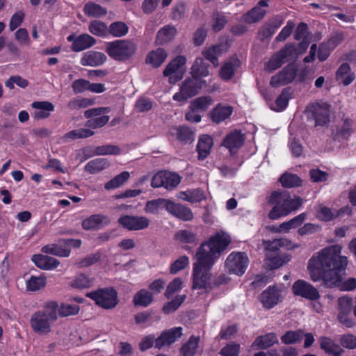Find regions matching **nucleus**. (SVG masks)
I'll list each match as a JSON object with an SVG mask.
<instances>
[{
    "label": "nucleus",
    "instance_id": "f257e3e1",
    "mask_svg": "<svg viewBox=\"0 0 356 356\" xmlns=\"http://www.w3.org/2000/svg\"><path fill=\"white\" fill-rule=\"evenodd\" d=\"M342 246L339 244L323 248L309 259L307 270L312 280H321L328 287L339 286L342 291L356 288V279L349 278L342 282L348 265V259L341 254Z\"/></svg>",
    "mask_w": 356,
    "mask_h": 356
},
{
    "label": "nucleus",
    "instance_id": "f03ea898",
    "mask_svg": "<svg viewBox=\"0 0 356 356\" xmlns=\"http://www.w3.org/2000/svg\"><path fill=\"white\" fill-rule=\"evenodd\" d=\"M222 251V232H217L200 244L193 264V290L204 289L207 291L221 284V275L215 281H211V270Z\"/></svg>",
    "mask_w": 356,
    "mask_h": 356
},
{
    "label": "nucleus",
    "instance_id": "7ed1b4c3",
    "mask_svg": "<svg viewBox=\"0 0 356 356\" xmlns=\"http://www.w3.org/2000/svg\"><path fill=\"white\" fill-rule=\"evenodd\" d=\"M268 203L273 206L268 217L276 220L298 209L302 204V200L299 197L291 198L286 191H274L268 197Z\"/></svg>",
    "mask_w": 356,
    "mask_h": 356
},
{
    "label": "nucleus",
    "instance_id": "20e7f679",
    "mask_svg": "<svg viewBox=\"0 0 356 356\" xmlns=\"http://www.w3.org/2000/svg\"><path fill=\"white\" fill-rule=\"evenodd\" d=\"M56 302H47L43 309L34 312L30 318V325L33 331L40 336L49 334L52 331L54 323L57 320Z\"/></svg>",
    "mask_w": 356,
    "mask_h": 356
},
{
    "label": "nucleus",
    "instance_id": "39448f33",
    "mask_svg": "<svg viewBox=\"0 0 356 356\" xmlns=\"http://www.w3.org/2000/svg\"><path fill=\"white\" fill-rule=\"evenodd\" d=\"M265 246L264 252L266 264L270 269H277L290 261V257L285 253H282L280 247H288L289 241L286 238L263 240Z\"/></svg>",
    "mask_w": 356,
    "mask_h": 356
},
{
    "label": "nucleus",
    "instance_id": "423d86ee",
    "mask_svg": "<svg viewBox=\"0 0 356 356\" xmlns=\"http://www.w3.org/2000/svg\"><path fill=\"white\" fill-rule=\"evenodd\" d=\"M137 49L136 44L129 40H117L107 42L106 52L113 59L126 61L130 59Z\"/></svg>",
    "mask_w": 356,
    "mask_h": 356
},
{
    "label": "nucleus",
    "instance_id": "0eeeda50",
    "mask_svg": "<svg viewBox=\"0 0 356 356\" xmlns=\"http://www.w3.org/2000/svg\"><path fill=\"white\" fill-rule=\"evenodd\" d=\"M205 84L206 81L202 79L191 75L181 83L179 91L172 98L175 101L185 102L198 95Z\"/></svg>",
    "mask_w": 356,
    "mask_h": 356
},
{
    "label": "nucleus",
    "instance_id": "6e6552de",
    "mask_svg": "<svg viewBox=\"0 0 356 356\" xmlns=\"http://www.w3.org/2000/svg\"><path fill=\"white\" fill-rule=\"evenodd\" d=\"M330 106L325 102H316L309 104L305 109L308 120L314 122L316 127H323L330 122Z\"/></svg>",
    "mask_w": 356,
    "mask_h": 356
},
{
    "label": "nucleus",
    "instance_id": "1a4fd4ad",
    "mask_svg": "<svg viewBox=\"0 0 356 356\" xmlns=\"http://www.w3.org/2000/svg\"><path fill=\"white\" fill-rule=\"evenodd\" d=\"M97 305L104 309L114 308L118 302V293L113 288L100 289L87 293Z\"/></svg>",
    "mask_w": 356,
    "mask_h": 356
},
{
    "label": "nucleus",
    "instance_id": "9d476101",
    "mask_svg": "<svg viewBox=\"0 0 356 356\" xmlns=\"http://www.w3.org/2000/svg\"><path fill=\"white\" fill-rule=\"evenodd\" d=\"M249 264V259L245 252H233L225 261L226 268L230 273L238 276L243 275Z\"/></svg>",
    "mask_w": 356,
    "mask_h": 356
},
{
    "label": "nucleus",
    "instance_id": "9b49d317",
    "mask_svg": "<svg viewBox=\"0 0 356 356\" xmlns=\"http://www.w3.org/2000/svg\"><path fill=\"white\" fill-rule=\"evenodd\" d=\"M180 181L181 177L178 174L162 170L153 176L151 186L153 188L163 187L167 190H172L179 184Z\"/></svg>",
    "mask_w": 356,
    "mask_h": 356
},
{
    "label": "nucleus",
    "instance_id": "f8f14e48",
    "mask_svg": "<svg viewBox=\"0 0 356 356\" xmlns=\"http://www.w3.org/2000/svg\"><path fill=\"white\" fill-rule=\"evenodd\" d=\"M186 63V58L184 56H177L175 58L171 60L165 67L163 70V76L169 78V83L175 84L178 81L181 80L183 76V72L181 67L184 66Z\"/></svg>",
    "mask_w": 356,
    "mask_h": 356
},
{
    "label": "nucleus",
    "instance_id": "ddd939ff",
    "mask_svg": "<svg viewBox=\"0 0 356 356\" xmlns=\"http://www.w3.org/2000/svg\"><path fill=\"white\" fill-rule=\"evenodd\" d=\"M293 293L296 296H300L305 299L314 301L320 298L317 289L303 280H298L292 285Z\"/></svg>",
    "mask_w": 356,
    "mask_h": 356
},
{
    "label": "nucleus",
    "instance_id": "4468645a",
    "mask_svg": "<svg viewBox=\"0 0 356 356\" xmlns=\"http://www.w3.org/2000/svg\"><path fill=\"white\" fill-rule=\"evenodd\" d=\"M293 51L294 49L291 46H286L282 49L266 63V70L272 72L280 67L283 63L288 60V58L293 55Z\"/></svg>",
    "mask_w": 356,
    "mask_h": 356
},
{
    "label": "nucleus",
    "instance_id": "2eb2a0df",
    "mask_svg": "<svg viewBox=\"0 0 356 356\" xmlns=\"http://www.w3.org/2000/svg\"><path fill=\"white\" fill-rule=\"evenodd\" d=\"M352 210L348 207H344L339 210L330 209L326 207H321L318 211V217L321 220L331 221L334 220H341L345 216H349Z\"/></svg>",
    "mask_w": 356,
    "mask_h": 356
},
{
    "label": "nucleus",
    "instance_id": "dca6fc26",
    "mask_svg": "<svg viewBox=\"0 0 356 356\" xmlns=\"http://www.w3.org/2000/svg\"><path fill=\"white\" fill-rule=\"evenodd\" d=\"M182 334V327H176L163 331L155 339V348L161 349L164 346H169L179 338Z\"/></svg>",
    "mask_w": 356,
    "mask_h": 356
},
{
    "label": "nucleus",
    "instance_id": "f3484780",
    "mask_svg": "<svg viewBox=\"0 0 356 356\" xmlns=\"http://www.w3.org/2000/svg\"><path fill=\"white\" fill-rule=\"evenodd\" d=\"M296 75L295 67L293 65H289L281 72L271 78L270 85L273 87L286 85L294 79Z\"/></svg>",
    "mask_w": 356,
    "mask_h": 356
},
{
    "label": "nucleus",
    "instance_id": "a211bd4d",
    "mask_svg": "<svg viewBox=\"0 0 356 356\" xmlns=\"http://www.w3.org/2000/svg\"><path fill=\"white\" fill-rule=\"evenodd\" d=\"M244 140L245 136L241 131H232L224 138V147L229 149L231 154H235L242 147Z\"/></svg>",
    "mask_w": 356,
    "mask_h": 356
},
{
    "label": "nucleus",
    "instance_id": "6ab92c4d",
    "mask_svg": "<svg viewBox=\"0 0 356 356\" xmlns=\"http://www.w3.org/2000/svg\"><path fill=\"white\" fill-rule=\"evenodd\" d=\"M280 292L275 286H270L260 296V301L266 309L274 307L280 302Z\"/></svg>",
    "mask_w": 356,
    "mask_h": 356
},
{
    "label": "nucleus",
    "instance_id": "aec40b11",
    "mask_svg": "<svg viewBox=\"0 0 356 356\" xmlns=\"http://www.w3.org/2000/svg\"><path fill=\"white\" fill-rule=\"evenodd\" d=\"M106 59L104 53L91 50L83 54L80 63L83 66L97 67L103 65Z\"/></svg>",
    "mask_w": 356,
    "mask_h": 356
},
{
    "label": "nucleus",
    "instance_id": "412c9836",
    "mask_svg": "<svg viewBox=\"0 0 356 356\" xmlns=\"http://www.w3.org/2000/svg\"><path fill=\"white\" fill-rule=\"evenodd\" d=\"M168 211L178 219L184 221L191 220L193 217L191 209L183 204H176L170 200L168 207Z\"/></svg>",
    "mask_w": 356,
    "mask_h": 356
},
{
    "label": "nucleus",
    "instance_id": "4be33fe9",
    "mask_svg": "<svg viewBox=\"0 0 356 356\" xmlns=\"http://www.w3.org/2000/svg\"><path fill=\"white\" fill-rule=\"evenodd\" d=\"M31 106L35 109L33 116L37 120L47 118L54 110V104L47 101L33 102Z\"/></svg>",
    "mask_w": 356,
    "mask_h": 356
},
{
    "label": "nucleus",
    "instance_id": "5701e85b",
    "mask_svg": "<svg viewBox=\"0 0 356 356\" xmlns=\"http://www.w3.org/2000/svg\"><path fill=\"white\" fill-rule=\"evenodd\" d=\"M42 252L45 254H53L60 257H68L71 250L65 247L62 239L58 241V243H51L44 245L42 248Z\"/></svg>",
    "mask_w": 356,
    "mask_h": 356
},
{
    "label": "nucleus",
    "instance_id": "b1692460",
    "mask_svg": "<svg viewBox=\"0 0 356 356\" xmlns=\"http://www.w3.org/2000/svg\"><path fill=\"white\" fill-rule=\"evenodd\" d=\"M96 43V40L87 33L81 34L76 38L72 44L71 49L74 52H79L88 49Z\"/></svg>",
    "mask_w": 356,
    "mask_h": 356
},
{
    "label": "nucleus",
    "instance_id": "393cba45",
    "mask_svg": "<svg viewBox=\"0 0 356 356\" xmlns=\"http://www.w3.org/2000/svg\"><path fill=\"white\" fill-rule=\"evenodd\" d=\"M32 261L40 268L47 270L56 268L60 264L56 258L42 254L33 255Z\"/></svg>",
    "mask_w": 356,
    "mask_h": 356
},
{
    "label": "nucleus",
    "instance_id": "a878e982",
    "mask_svg": "<svg viewBox=\"0 0 356 356\" xmlns=\"http://www.w3.org/2000/svg\"><path fill=\"white\" fill-rule=\"evenodd\" d=\"M168 54L165 49L157 48L151 51L146 56L145 63L154 68L161 66L166 60Z\"/></svg>",
    "mask_w": 356,
    "mask_h": 356
},
{
    "label": "nucleus",
    "instance_id": "bb28decb",
    "mask_svg": "<svg viewBox=\"0 0 356 356\" xmlns=\"http://www.w3.org/2000/svg\"><path fill=\"white\" fill-rule=\"evenodd\" d=\"M177 197L184 201H187L193 204L200 202L206 199L205 193L200 188L181 191L177 194Z\"/></svg>",
    "mask_w": 356,
    "mask_h": 356
},
{
    "label": "nucleus",
    "instance_id": "cd10ccee",
    "mask_svg": "<svg viewBox=\"0 0 356 356\" xmlns=\"http://www.w3.org/2000/svg\"><path fill=\"white\" fill-rule=\"evenodd\" d=\"M278 343L277 334L274 332L267 333L257 337L252 344V348L266 349Z\"/></svg>",
    "mask_w": 356,
    "mask_h": 356
},
{
    "label": "nucleus",
    "instance_id": "c85d7f7f",
    "mask_svg": "<svg viewBox=\"0 0 356 356\" xmlns=\"http://www.w3.org/2000/svg\"><path fill=\"white\" fill-rule=\"evenodd\" d=\"M320 348L326 353L334 356H341L344 352L343 350L336 344L330 338L327 337H321L318 339Z\"/></svg>",
    "mask_w": 356,
    "mask_h": 356
},
{
    "label": "nucleus",
    "instance_id": "c756f323",
    "mask_svg": "<svg viewBox=\"0 0 356 356\" xmlns=\"http://www.w3.org/2000/svg\"><path fill=\"white\" fill-rule=\"evenodd\" d=\"M354 75L351 73L350 65L344 63L341 64L336 72V79L344 86H348L354 80Z\"/></svg>",
    "mask_w": 356,
    "mask_h": 356
},
{
    "label": "nucleus",
    "instance_id": "7c9ffc66",
    "mask_svg": "<svg viewBox=\"0 0 356 356\" xmlns=\"http://www.w3.org/2000/svg\"><path fill=\"white\" fill-rule=\"evenodd\" d=\"M190 73L191 75L201 79L207 76L209 74V64L205 62L203 58H196L191 68Z\"/></svg>",
    "mask_w": 356,
    "mask_h": 356
},
{
    "label": "nucleus",
    "instance_id": "2f4dec72",
    "mask_svg": "<svg viewBox=\"0 0 356 356\" xmlns=\"http://www.w3.org/2000/svg\"><path fill=\"white\" fill-rule=\"evenodd\" d=\"M266 14V10L254 6L241 17V21L249 24L257 23L261 20Z\"/></svg>",
    "mask_w": 356,
    "mask_h": 356
},
{
    "label": "nucleus",
    "instance_id": "473e14b6",
    "mask_svg": "<svg viewBox=\"0 0 356 356\" xmlns=\"http://www.w3.org/2000/svg\"><path fill=\"white\" fill-rule=\"evenodd\" d=\"M170 134L175 135L177 138L182 143H191L195 139L194 133L187 127L180 126L170 129Z\"/></svg>",
    "mask_w": 356,
    "mask_h": 356
},
{
    "label": "nucleus",
    "instance_id": "72a5a7b5",
    "mask_svg": "<svg viewBox=\"0 0 356 356\" xmlns=\"http://www.w3.org/2000/svg\"><path fill=\"white\" fill-rule=\"evenodd\" d=\"M213 145V139L209 136H202L200 138L197 151L198 152V159L204 160L210 153L211 148Z\"/></svg>",
    "mask_w": 356,
    "mask_h": 356
},
{
    "label": "nucleus",
    "instance_id": "f704fd0d",
    "mask_svg": "<svg viewBox=\"0 0 356 356\" xmlns=\"http://www.w3.org/2000/svg\"><path fill=\"white\" fill-rule=\"evenodd\" d=\"M177 29L174 26L167 25L158 31L156 42L159 44L167 43L175 37Z\"/></svg>",
    "mask_w": 356,
    "mask_h": 356
},
{
    "label": "nucleus",
    "instance_id": "c9c22d12",
    "mask_svg": "<svg viewBox=\"0 0 356 356\" xmlns=\"http://www.w3.org/2000/svg\"><path fill=\"white\" fill-rule=\"evenodd\" d=\"M175 240L182 243L197 244V233L190 229H180L177 231L174 236Z\"/></svg>",
    "mask_w": 356,
    "mask_h": 356
},
{
    "label": "nucleus",
    "instance_id": "e433bc0d",
    "mask_svg": "<svg viewBox=\"0 0 356 356\" xmlns=\"http://www.w3.org/2000/svg\"><path fill=\"white\" fill-rule=\"evenodd\" d=\"M109 162L106 159L97 158L89 161L85 166V170L90 174H95L108 168Z\"/></svg>",
    "mask_w": 356,
    "mask_h": 356
},
{
    "label": "nucleus",
    "instance_id": "4c0bfd02",
    "mask_svg": "<svg viewBox=\"0 0 356 356\" xmlns=\"http://www.w3.org/2000/svg\"><path fill=\"white\" fill-rule=\"evenodd\" d=\"M83 13L90 17H102L107 14L106 8L94 2H88L83 7Z\"/></svg>",
    "mask_w": 356,
    "mask_h": 356
},
{
    "label": "nucleus",
    "instance_id": "58836bf2",
    "mask_svg": "<svg viewBox=\"0 0 356 356\" xmlns=\"http://www.w3.org/2000/svg\"><path fill=\"white\" fill-rule=\"evenodd\" d=\"M352 133V122L349 120L345 119L337 126L334 138L339 140H348Z\"/></svg>",
    "mask_w": 356,
    "mask_h": 356
},
{
    "label": "nucleus",
    "instance_id": "ea45409f",
    "mask_svg": "<svg viewBox=\"0 0 356 356\" xmlns=\"http://www.w3.org/2000/svg\"><path fill=\"white\" fill-rule=\"evenodd\" d=\"M89 31L94 35L100 38H106L108 35V29L106 23L94 20L90 22L88 25Z\"/></svg>",
    "mask_w": 356,
    "mask_h": 356
},
{
    "label": "nucleus",
    "instance_id": "a19ab883",
    "mask_svg": "<svg viewBox=\"0 0 356 356\" xmlns=\"http://www.w3.org/2000/svg\"><path fill=\"white\" fill-rule=\"evenodd\" d=\"M239 65L240 61L236 55L224 62V81L229 80L233 76Z\"/></svg>",
    "mask_w": 356,
    "mask_h": 356
},
{
    "label": "nucleus",
    "instance_id": "79ce46f5",
    "mask_svg": "<svg viewBox=\"0 0 356 356\" xmlns=\"http://www.w3.org/2000/svg\"><path fill=\"white\" fill-rule=\"evenodd\" d=\"M170 204L169 200L165 199H157L151 201H148L146 203L145 209L147 212L151 213H159L161 210L165 209L168 211V207Z\"/></svg>",
    "mask_w": 356,
    "mask_h": 356
},
{
    "label": "nucleus",
    "instance_id": "37998d69",
    "mask_svg": "<svg viewBox=\"0 0 356 356\" xmlns=\"http://www.w3.org/2000/svg\"><path fill=\"white\" fill-rule=\"evenodd\" d=\"M153 301V296L151 293L145 289L138 291L133 298L135 306L147 307Z\"/></svg>",
    "mask_w": 356,
    "mask_h": 356
},
{
    "label": "nucleus",
    "instance_id": "c03bdc74",
    "mask_svg": "<svg viewBox=\"0 0 356 356\" xmlns=\"http://www.w3.org/2000/svg\"><path fill=\"white\" fill-rule=\"evenodd\" d=\"M108 34L115 38H121L126 35L129 31V26L123 22L118 21L111 23L108 26Z\"/></svg>",
    "mask_w": 356,
    "mask_h": 356
},
{
    "label": "nucleus",
    "instance_id": "a18cd8bd",
    "mask_svg": "<svg viewBox=\"0 0 356 356\" xmlns=\"http://www.w3.org/2000/svg\"><path fill=\"white\" fill-rule=\"evenodd\" d=\"M129 173L127 171L121 172L105 184V189L109 191L119 188L129 179Z\"/></svg>",
    "mask_w": 356,
    "mask_h": 356
},
{
    "label": "nucleus",
    "instance_id": "49530a36",
    "mask_svg": "<svg viewBox=\"0 0 356 356\" xmlns=\"http://www.w3.org/2000/svg\"><path fill=\"white\" fill-rule=\"evenodd\" d=\"M94 131L88 129H74L66 133L63 139L64 141H68L69 140H76L80 138H86L94 135Z\"/></svg>",
    "mask_w": 356,
    "mask_h": 356
},
{
    "label": "nucleus",
    "instance_id": "de8ad7c7",
    "mask_svg": "<svg viewBox=\"0 0 356 356\" xmlns=\"http://www.w3.org/2000/svg\"><path fill=\"white\" fill-rule=\"evenodd\" d=\"M303 335L304 332L302 330H289L281 337V341L284 344H293L299 342L303 338Z\"/></svg>",
    "mask_w": 356,
    "mask_h": 356
},
{
    "label": "nucleus",
    "instance_id": "09e8293b",
    "mask_svg": "<svg viewBox=\"0 0 356 356\" xmlns=\"http://www.w3.org/2000/svg\"><path fill=\"white\" fill-rule=\"evenodd\" d=\"M280 181L285 188L297 187L302 183V180L298 175L291 173L283 174L280 178Z\"/></svg>",
    "mask_w": 356,
    "mask_h": 356
},
{
    "label": "nucleus",
    "instance_id": "8fccbe9b",
    "mask_svg": "<svg viewBox=\"0 0 356 356\" xmlns=\"http://www.w3.org/2000/svg\"><path fill=\"white\" fill-rule=\"evenodd\" d=\"M94 104V101L89 98L75 97L69 101L67 107L71 111L86 108Z\"/></svg>",
    "mask_w": 356,
    "mask_h": 356
},
{
    "label": "nucleus",
    "instance_id": "3c124183",
    "mask_svg": "<svg viewBox=\"0 0 356 356\" xmlns=\"http://www.w3.org/2000/svg\"><path fill=\"white\" fill-rule=\"evenodd\" d=\"M46 284V277L44 276H31L26 281V288L29 291H35L43 288Z\"/></svg>",
    "mask_w": 356,
    "mask_h": 356
},
{
    "label": "nucleus",
    "instance_id": "603ef678",
    "mask_svg": "<svg viewBox=\"0 0 356 356\" xmlns=\"http://www.w3.org/2000/svg\"><path fill=\"white\" fill-rule=\"evenodd\" d=\"M199 338L191 337L181 348L183 356H193L198 347Z\"/></svg>",
    "mask_w": 356,
    "mask_h": 356
},
{
    "label": "nucleus",
    "instance_id": "864d4df0",
    "mask_svg": "<svg viewBox=\"0 0 356 356\" xmlns=\"http://www.w3.org/2000/svg\"><path fill=\"white\" fill-rule=\"evenodd\" d=\"M186 298V295H178L172 300L167 302L163 307V312L168 314L176 311L184 302Z\"/></svg>",
    "mask_w": 356,
    "mask_h": 356
},
{
    "label": "nucleus",
    "instance_id": "5fc2aeb1",
    "mask_svg": "<svg viewBox=\"0 0 356 356\" xmlns=\"http://www.w3.org/2000/svg\"><path fill=\"white\" fill-rule=\"evenodd\" d=\"M291 98V92L289 88H284L282 93L275 100L276 107L273 109L276 111H282L288 106L289 101Z\"/></svg>",
    "mask_w": 356,
    "mask_h": 356
},
{
    "label": "nucleus",
    "instance_id": "6e6d98bb",
    "mask_svg": "<svg viewBox=\"0 0 356 356\" xmlns=\"http://www.w3.org/2000/svg\"><path fill=\"white\" fill-rule=\"evenodd\" d=\"M121 152V149L116 145L110 144L97 146L94 150L95 155H118Z\"/></svg>",
    "mask_w": 356,
    "mask_h": 356
},
{
    "label": "nucleus",
    "instance_id": "4d7b16f0",
    "mask_svg": "<svg viewBox=\"0 0 356 356\" xmlns=\"http://www.w3.org/2000/svg\"><path fill=\"white\" fill-rule=\"evenodd\" d=\"M189 263L190 261L188 257L186 255H182L171 264L170 273L171 274H176L188 267Z\"/></svg>",
    "mask_w": 356,
    "mask_h": 356
},
{
    "label": "nucleus",
    "instance_id": "13d9d810",
    "mask_svg": "<svg viewBox=\"0 0 356 356\" xmlns=\"http://www.w3.org/2000/svg\"><path fill=\"white\" fill-rule=\"evenodd\" d=\"M212 99L209 96H203L194 99L190 106L194 110L205 111L211 105Z\"/></svg>",
    "mask_w": 356,
    "mask_h": 356
},
{
    "label": "nucleus",
    "instance_id": "bf43d9fd",
    "mask_svg": "<svg viewBox=\"0 0 356 356\" xmlns=\"http://www.w3.org/2000/svg\"><path fill=\"white\" fill-rule=\"evenodd\" d=\"M79 309L77 305L62 304L58 309L57 308V314L62 317H67L78 314Z\"/></svg>",
    "mask_w": 356,
    "mask_h": 356
},
{
    "label": "nucleus",
    "instance_id": "052dcab7",
    "mask_svg": "<svg viewBox=\"0 0 356 356\" xmlns=\"http://www.w3.org/2000/svg\"><path fill=\"white\" fill-rule=\"evenodd\" d=\"M93 284L92 279L84 274L78 275L72 282V286L78 289H84L91 286Z\"/></svg>",
    "mask_w": 356,
    "mask_h": 356
},
{
    "label": "nucleus",
    "instance_id": "680f3d73",
    "mask_svg": "<svg viewBox=\"0 0 356 356\" xmlns=\"http://www.w3.org/2000/svg\"><path fill=\"white\" fill-rule=\"evenodd\" d=\"M353 299L348 296H342L338 299L339 313L351 314Z\"/></svg>",
    "mask_w": 356,
    "mask_h": 356
},
{
    "label": "nucleus",
    "instance_id": "e2e57ef3",
    "mask_svg": "<svg viewBox=\"0 0 356 356\" xmlns=\"http://www.w3.org/2000/svg\"><path fill=\"white\" fill-rule=\"evenodd\" d=\"M221 48L220 45L213 46L203 51L205 58L211 61L214 65H218V57L220 54Z\"/></svg>",
    "mask_w": 356,
    "mask_h": 356
},
{
    "label": "nucleus",
    "instance_id": "0e129e2a",
    "mask_svg": "<svg viewBox=\"0 0 356 356\" xmlns=\"http://www.w3.org/2000/svg\"><path fill=\"white\" fill-rule=\"evenodd\" d=\"M182 284L183 282L180 277L175 278L168 284L165 292V296L168 299L170 298L175 292L179 291L181 289Z\"/></svg>",
    "mask_w": 356,
    "mask_h": 356
},
{
    "label": "nucleus",
    "instance_id": "69168bd1",
    "mask_svg": "<svg viewBox=\"0 0 356 356\" xmlns=\"http://www.w3.org/2000/svg\"><path fill=\"white\" fill-rule=\"evenodd\" d=\"M100 259V254L96 252L95 254H88L79 261L76 262V265L79 268L88 267L96 264Z\"/></svg>",
    "mask_w": 356,
    "mask_h": 356
},
{
    "label": "nucleus",
    "instance_id": "338daca9",
    "mask_svg": "<svg viewBox=\"0 0 356 356\" xmlns=\"http://www.w3.org/2000/svg\"><path fill=\"white\" fill-rule=\"evenodd\" d=\"M88 88L89 81L83 79H76L72 83V88L75 94L83 93L88 90Z\"/></svg>",
    "mask_w": 356,
    "mask_h": 356
},
{
    "label": "nucleus",
    "instance_id": "774afa93",
    "mask_svg": "<svg viewBox=\"0 0 356 356\" xmlns=\"http://www.w3.org/2000/svg\"><path fill=\"white\" fill-rule=\"evenodd\" d=\"M340 343L341 346L348 349H354L356 348V337L348 334L341 337Z\"/></svg>",
    "mask_w": 356,
    "mask_h": 356
}]
</instances>
